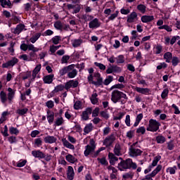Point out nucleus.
<instances>
[{
    "instance_id": "nucleus-1",
    "label": "nucleus",
    "mask_w": 180,
    "mask_h": 180,
    "mask_svg": "<svg viewBox=\"0 0 180 180\" xmlns=\"http://www.w3.org/2000/svg\"><path fill=\"white\" fill-rule=\"evenodd\" d=\"M120 99L123 100L120 101ZM127 95L122 91L115 90L111 94V101L113 103H117L120 101L121 105H124L127 102Z\"/></svg>"
},
{
    "instance_id": "nucleus-2",
    "label": "nucleus",
    "mask_w": 180,
    "mask_h": 180,
    "mask_svg": "<svg viewBox=\"0 0 180 180\" xmlns=\"http://www.w3.org/2000/svg\"><path fill=\"white\" fill-rule=\"evenodd\" d=\"M118 169L120 171H124V169H137V164L133 162V160L128 158L125 160H122L118 164Z\"/></svg>"
},
{
    "instance_id": "nucleus-3",
    "label": "nucleus",
    "mask_w": 180,
    "mask_h": 180,
    "mask_svg": "<svg viewBox=\"0 0 180 180\" xmlns=\"http://www.w3.org/2000/svg\"><path fill=\"white\" fill-rule=\"evenodd\" d=\"M89 84H92L96 86H102L103 85V77H101V73L95 72L93 75H89L87 77Z\"/></svg>"
},
{
    "instance_id": "nucleus-4",
    "label": "nucleus",
    "mask_w": 180,
    "mask_h": 180,
    "mask_svg": "<svg viewBox=\"0 0 180 180\" xmlns=\"http://www.w3.org/2000/svg\"><path fill=\"white\" fill-rule=\"evenodd\" d=\"M160 126H161V123L157 121V120L150 119L146 130L147 131H152L154 133L160 130Z\"/></svg>"
},
{
    "instance_id": "nucleus-5",
    "label": "nucleus",
    "mask_w": 180,
    "mask_h": 180,
    "mask_svg": "<svg viewBox=\"0 0 180 180\" xmlns=\"http://www.w3.org/2000/svg\"><path fill=\"white\" fill-rule=\"evenodd\" d=\"M20 50L22 51H40V49L35 47L32 44H26L25 43L22 44L20 46Z\"/></svg>"
},
{
    "instance_id": "nucleus-6",
    "label": "nucleus",
    "mask_w": 180,
    "mask_h": 180,
    "mask_svg": "<svg viewBox=\"0 0 180 180\" xmlns=\"http://www.w3.org/2000/svg\"><path fill=\"white\" fill-rule=\"evenodd\" d=\"M160 160H161V155H158L155 156L151 165L144 170V174H148V172H151V171H153V168H154V167H157V164H158V161H160Z\"/></svg>"
},
{
    "instance_id": "nucleus-7",
    "label": "nucleus",
    "mask_w": 180,
    "mask_h": 180,
    "mask_svg": "<svg viewBox=\"0 0 180 180\" xmlns=\"http://www.w3.org/2000/svg\"><path fill=\"white\" fill-rule=\"evenodd\" d=\"M19 63V59H18L16 57H13L10 60L7 61L5 63L2 64L3 68H11V67H14V65H16Z\"/></svg>"
},
{
    "instance_id": "nucleus-8",
    "label": "nucleus",
    "mask_w": 180,
    "mask_h": 180,
    "mask_svg": "<svg viewBox=\"0 0 180 180\" xmlns=\"http://www.w3.org/2000/svg\"><path fill=\"white\" fill-rule=\"evenodd\" d=\"M115 140H116L115 134H111L104 139L103 146H105V147H110V146L115 142Z\"/></svg>"
},
{
    "instance_id": "nucleus-9",
    "label": "nucleus",
    "mask_w": 180,
    "mask_h": 180,
    "mask_svg": "<svg viewBox=\"0 0 180 180\" xmlns=\"http://www.w3.org/2000/svg\"><path fill=\"white\" fill-rule=\"evenodd\" d=\"M129 153L130 157H139V155H141L143 151L137 148L131 146V148H129Z\"/></svg>"
},
{
    "instance_id": "nucleus-10",
    "label": "nucleus",
    "mask_w": 180,
    "mask_h": 180,
    "mask_svg": "<svg viewBox=\"0 0 180 180\" xmlns=\"http://www.w3.org/2000/svg\"><path fill=\"white\" fill-rule=\"evenodd\" d=\"M139 20L137 13L133 11L131 13L127 15V23H134Z\"/></svg>"
},
{
    "instance_id": "nucleus-11",
    "label": "nucleus",
    "mask_w": 180,
    "mask_h": 180,
    "mask_svg": "<svg viewBox=\"0 0 180 180\" xmlns=\"http://www.w3.org/2000/svg\"><path fill=\"white\" fill-rule=\"evenodd\" d=\"M32 155L34 157V158H39V160H43V158H46V154H44L40 150H32Z\"/></svg>"
},
{
    "instance_id": "nucleus-12",
    "label": "nucleus",
    "mask_w": 180,
    "mask_h": 180,
    "mask_svg": "<svg viewBox=\"0 0 180 180\" xmlns=\"http://www.w3.org/2000/svg\"><path fill=\"white\" fill-rule=\"evenodd\" d=\"M101 26V22L98 18H94L89 23V27L90 29H98Z\"/></svg>"
},
{
    "instance_id": "nucleus-13",
    "label": "nucleus",
    "mask_w": 180,
    "mask_h": 180,
    "mask_svg": "<svg viewBox=\"0 0 180 180\" xmlns=\"http://www.w3.org/2000/svg\"><path fill=\"white\" fill-rule=\"evenodd\" d=\"M92 114V108H88L86 110L83 111L82 113V120H89V115Z\"/></svg>"
},
{
    "instance_id": "nucleus-14",
    "label": "nucleus",
    "mask_w": 180,
    "mask_h": 180,
    "mask_svg": "<svg viewBox=\"0 0 180 180\" xmlns=\"http://www.w3.org/2000/svg\"><path fill=\"white\" fill-rule=\"evenodd\" d=\"M78 81L77 80H70L65 84V89H70V88H77V86H78Z\"/></svg>"
},
{
    "instance_id": "nucleus-15",
    "label": "nucleus",
    "mask_w": 180,
    "mask_h": 180,
    "mask_svg": "<svg viewBox=\"0 0 180 180\" xmlns=\"http://www.w3.org/2000/svg\"><path fill=\"white\" fill-rule=\"evenodd\" d=\"M114 154L117 157H120L123 154V150L122 149V146L120 143H117L114 147Z\"/></svg>"
},
{
    "instance_id": "nucleus-16",
    "label": "nucleus",
    "mask_w": 180,
    "mask_h": 180,
    "mask_svg": "<svg viewBox=\"0 0 180 180\" xmlns=\"http://www.w3.org/2000/svg\"><path fill=\"white\" fill-rule=\"evenodd\" d=\"M74 67H75L74 65H70L68 66L64 67L59 71L60 75L61 76L65 75L67 72H70L71 70H74Z\"/></svg>"
},
{
    "instance_id": "nucleus-17",
    "label": "nucleus",
    "mask_w": 180,
    "mask_h": 180,
    "mask_svg": "<svg viewBox=\"0 0 180 180\" xmlns=\"http://www.w3.org/2000/svg\"><path fill=\"white\" fill-rule=\"evenodd\" d=\"M44 141L46 144H54V143L57 142V138L54 136H46L44 138Z\"/></svg>"
},
{
    "instance_id": "nucleus-18",
    "label": "nucleus",
    "mask_w": 180,
    "mask_h": 180,
    "mask_svg": "<svg viewBox=\"0 0 180 180\" xmlns=\"http://www.w3.org/2000/svg\"><path fill=\"white\" fill-rule=\"evenodd\" d=\"M25 25L23 24H19L16 26L15 28L12 29V32L13 33H14V34H20V33H22V32H23V30H25Z\"/></svg>"
},
{
    "instance_id": "nucleus-19",
    "label": "nucleus",
    "mask_w": 180,
    "mask_h": 180,
    "mask_svg": "<svg viewBox=\"0 0 180 180\" xmlns=\"http://www.w3.org/2000/svg\"><path fill=\"white\" fill-rule=\"evenodd\" d=\"M94 151H95V148L87 145L86 146H85V150L84 152V154L85 155V157H88V155H91L92 157V154H94Z\"/></svg>"
},
{
    "instance_id": "nucleus-20",
    "label": "nucleus",
    "mask_w": 180,
    "mask_h": 180,
    "mask_svg": "<svg viewBox=\"0 0 180 180\" xmlns=\"http://www.w3.org/2000/svg\"><path fill=\"white\" fill-rule=\"evenodd\" d=\"M72 47L76 49L77 47H81V44L84 43V40L81 38L79 39H74L71 40Z\"/></svg>"
},
{
    "instance_id": "nucleus-21",
    "label": "nucleus",
    "mask_w": 180,
    "mask_h": 180,
    "mask_svg": "<svg viewBox=\"0 0 180 180\" xmlns=\"http://www.w3.org/2000/svg\"><path fill=\"white\" fill-rule=\"evenodd\" d=\"M46 119L48 120V123H49V124H52V123L54 122V112L50 110H48L46 111Z\"/></svg>"
},
{
    "instance_id": "nucleus-22",
    "label": "nucleus",
    "mask_w": 180,
    "mask_h": 180,
    "mask_svg": "<svg viewBox=\"0 0 180 180\" xmlns=\"http://www.w3.org/2000/svg\"><path fill=\"white\" fill-rule=\"evenodd\" d=\"M8 95H7V98H8V103H12V101H13V98H15V91H13V89H12V88L9 87L8 89Z\"/></svg>"
},
{
    "instance_id": "nucleus-23",
    "label": "nucleus",
    "mask_w": 180,
    "mask_h": 180,
    "mask_svg": "<svg viewBox=\"0 0 180 180\" xmlns=\"http://www.w3.org/2000/svg\"><path fill=\"white\" fill-rule=\"evenodd\" d=\"M68 179L73 180L75 173L74 172V168L71 166H68L67 171Z\"/></svg>"
},
{
    "instance_id": "nucleus-24",
    "label": "nucleus",
    "mask_w": 180,
    "mask_h": 180,
    "mask_svg": "<svg viewBox=\"0 0 180 180\" xmlns=\"http://www.w3.org/2000/svg\"><path fill=\"white\" fill-rule=\"evenodd\" d=\"M54 79V75H48L43 77V81L44 84H51Z\"/></svg>"
},
{
    "instance_id": "nucleus-25",
    "label": "nucleus",
    "mask_w": 180,
    "mask_h": 180,
    "mask_svg": "<svg viewBox=\"0 0 180 180\" xmlns=\"http://www.w3.org/2000/svg\"><path fill=\"white\" fill-rule=\"evenodd\" d=\"M62 143L64 147L69 148L70 150H75V146L71 144L66 139H62Z\"/></svg>"
},
{
    "instance_id": "nucleus-26",
    "label": "nucleus",
    "mask_w": 180,
    "mask_h": 180,
    "mask_svg": "<svg viewBox=\"0 0 180 180\" xmlns=\"http://www.w3.org/2000/svg\"><path fill=\"white\" fill-rule=\"evenodd\" d=\"M33 146L34 148H38L43 146V139L41 138H37L34 140Z\"/></svg>"
},
{
    "instance_id": "nucleus-27",
    "label": "nucleus",
    "mask_w": 180,
    "mask_h": 180,
    "mask_svg": "<svg viewBox=\"0 0 180 180\" xmlns=\"http://www.w3.org/2000/svg\"><path fill=\"white\" fill-rule=\"evenodd\" d=\"M0 101H1V103H3L4 105H5V103H6V102H8V95L4 91H1L0 92Z\"/></svg>"
},
{
    "instance_id": "nucleus-28",
    "label": "nucleus",
    "mask_w": 180,
    "mask_h": 180,
    "mask_svg": "<svg viewBox=\"0 0 180 180\" xmlns=\"http://www.w3.org/2000/svg\"><path fill=\"white\" fill-rule=\"evenodd\" d=\"M153 19H154L153 15H143L141 18V22H143V23H148V22H153Z\"/></svg>"
},
{
    "instance_id": "nucleus-29",
    "label": "nucleus",
    "mask_w": 180,
    "mask_h": 180,
    "mask_svg": "<svg viewBox=\"0 0 180 180\" xmlns=\"http://www.w3.org/2000/svg\"><path fill=\"white\" fill-rule=\"evenodd\" d=\"M91 102L93 105H96L98 102V94H96V91H94L93 94H91V96L90 98Z\"/></svg>"
},
{
    "instance_id": "nucleus-30",
    "label": "nucleus",
    "mask_w": 180,
    "mask_h": 180,
    "mask_svg": "<svg viewBox=\"0 0 180 180\" xmlns=\"http://www.w3.org/2000/svg\"><path fill=\"white\" fill-rule=\"evenodd\" d=\"M41 70V65H37L34 70L32 71V79H35L36 77H37V74L40 72V70Z\"/></svg>"
},
{
    "instance_id": "nucleus-31",
    "label": "nucleus",
    "mask_w": 180,
    "mask_h": 180,
    "mask_svg": "<svg viewBox=\"0 0 180 180\" xmlns=\"http://www.w3.org/2000/svg\"><path fill=\"white\" fill-rule=\"evenodd\" d=\"M108 158L110 159V164H111V165H115V162L119 160L112 153H108Z\"/></svg>"
},
{
    "instance_id": "nucleus-32",
    "label": "nucleus",
    "mask_w": 180,
    "mask_h": 180,
    "mask_svg": "<svg viewBox=\"0 0 180 180\" xmlns=\"http://www.w3.org/2000/svg\"><path fill=\"white\" fill-rule=\"evenodd\" d=\"M135 91L139 92V94H142L143 95H146V94H148L150 92V89L147 88H141V87H135Z\"/></svg>"
},
{
    "instance_id": "nucleus-33",
    "label": "nucleus",
    "mask_w": 180,
    "mask_h": 180,
    "mask_svg": "<svg viewBox=\"0 0 180 180\" xmlns=\"http://www.w3.org/2000/svg\"><path fill=\"white\" fill-rule=\"evenodd\" d=\"M65 160L66 161H68V162H70L71 164L77 162V158H75V157H74V155L71 154H68V155H66Z\"/></svg>"
},
{
    "instance_id": "nucleus-34",
    "label": "nucleus",
    "mask_w": 180,
    "mask_h": 180,
    "mask_svg": "<svg viewBox=\"0 0 180 180\" xmlns=\"http://www.w3.org/2000/svg\"><path fill=\"white\" fill-rule=\"evenodd\" d=\"M94 129V125H92V123H89L86 124L84 129V132L85 134H89V133H91L92 130Z\"/></svg>"
},
{
    "instance_id": "nucleus-35",
    "label": "nucleus",
    "mask_w": 180,
    "mask_h": 180,
    "mask_svg": "<svg viewBox=\"0 0 180 180\" xmlns=\"http://www.w3.org/2000/svg\"><path fill=\"white\" fill-rule=\"evenodd\" d=\"M143 113H140L136 116V121L134 124V127H137V126L140 124V122H141V120H143Z\"/></svg>"
},
{
    "instance_id": "nucleus-36",
    "label": "nucleus",
    "mask_w": 180,
    "mask_h": 180,
    "mask_svg": "<svg viewBox=\"0 0 180 180\" xmlns=\"http://www.w3.org/2000/svg\"><path fill=\"white\" fill-rule=\"evenodd\" d=\"M163 58L165 60L166 63H171L172 60V53L166 52L163 56Z\"/></svg>"
},
{
    "instance_id": "nucleus-37",
    "label": "nucleus",
    "mask_w": 180,
    "mask_h": 180,
    "mask_svg": "<svg viewBox=\"0 0 180 180\" xmlns=\"http://www.w3.org/2000/svg\"><path fill=\"white\" fill-rule=\"evenodd\" d=\"M64 124V118L63 117H58L54 122V126H63Z\"/></svg>"
},
{
    "instance_id": "nucleus-38",
    "label": "nucleus",
    "mask_w": 180,
    "mask_h": 180,
    "mask_svg": "<svg viewBox=\"0 0 180 180\" xmlns=\"http://www.w3.org/2000/svg\"><path fill=\"white\" fill-rule=\"evenodd\" d=\"M78 74V71L77 69H72L68 73V77L69 78H75Z\"/></svg>"
},
{
    "instance_id": "nucleus-39",
    "label": "nucleus",
    "mask_w": 180,
    "mask_h": 180,
    "mask_svg": "<svg viewBox=\"0 0 180 180\" xmlns=\"http://www.w3.org/2000/svg\"><path fill=\"white\" fill-rule=\"evenodd\" d=\"M41 36V33H37L35 34L34 36H32L30 39V43H32L33 44H34V43L39 40V39H40V37Z\"/></svg>"
},
{
    "instance_id": "nucleus-40",
    "label": "nucleus",
    "mask_w": 180,
    "mask_h": 180,
    "mask_svg": "<svg viewBox=\"0 0 180 180\" xmlns=\"http://www.w3.org/2000/svg\"><path fill=\"white\" fill-rule=\"evenodd\" d=\"M155 141L158 144H164V143H165L166 141L165 136L162 135H159L156 136Z\"/></svg>"
},
{
    "instance_id": "nucleus-41",
    "label": "nucleus",
    "mask_w": 180,
    "mask_h": 180,
    "mask_svg": "<svg viewBox=\"0 0 180 180\" xmlns=\"http://www.w3.org/2000/svg\"><path fill=\"white\" fill-rule=\"evenodd\" d=\"M0 4L3 8H5V6H12L11 0H0Z\"/></svg>"
},
{
    "instance_id": "nucleus-42",
    "label": "nucleus",
    "mask_w": 180,
    "mask_h": 180,
    "mask_svg": "<svg viewBox=\"0 0 180 180\" xmlns=\"http://www.w3.org/2000/svg\"><path fill=\"white\" fill-rule=\"evenodd\" d=\"M137 9L141 12V13H146L147 7L144 4H139L137 6Z\"/></svg>"
},
{
    "instance_id": "nucleus-43",
    "label": "nucleus",
    "mask_w": 180,
    "mask_h": 180,
    "mask_svg": "<svg viewBox=\"0 0 180 180\" xmlns=\"http://www.w3.org/2000/svg\"><path fill=\"white\" fill-rule=\"evenodd\" d=\"M9 132L11 134H15V136H18V134H19V129H18V128H15L13 127H10Z\"/></svg>"
},
{
    "instance_id": "nucleus-44",
    "label": "nucleus",
    "mask_w": 180,
    "mask_h": 180,
    "mask_svg": "<svg viewBox=\"0 0 180 180\" xmlns=\"http://www.w3.org/2000/svg\"><path fill=\"white\" fill-rule=\"evenodd\" d=\"M29 112V109L27 108H22L17 110L18 115H20V116H23V115H26Z\"/></svg>"
},
{
    "instance_id": "nucleus-45",
    "label": "nucleus",
    "mask_w": 180,
    "mask_h": 180,
    "mask_svg": "<svg viewBox=\"0 0 180 180\" xmlns=\"http://www.w3.org/2000/svg\"><path fill=\"white\" fill-rule=\"evenodd\" d=\"M136 133L137 134L143 135L146 134V127H139L137 129Z\"/></svg>"
},
{
    "instance_id": "nucleus-46",
    "label": "nucleus",
    "mask_w": 180,
    "mask_h": 180,
    "mask_svg": "<svg viewBox=\"0 0 180 180\" xmlns=\"http://www.w3.org/2000/svg\"><path fill=\"white\" fill-rule=\"evenodd\" d=\"M176 169H178L176 166H173L172 167H168L167 172H169L170 175H174L175 172H176Z\"/></svg>"
},
{
    "instance_id": "nucleus-47",
    "label": "nucleus",
    "mask_w": 180,
    "mask_h": 180,
    "mask_svg": "<svg viewBox=\"0 0 180 180\" xmlns=\"http://www.w3.org/2000/svg\"><path fill=\"white\" fill-rule=\"evenodd\" d=\"M113 81V76L109 75L105 80L104 82L103 81V85H109L110 82Z\"/></svg>"
},
{
    "instance_id": "nucleus-48",
    "label": "nucleus",
    "mask_w": 180,
    "mask_h": 180,
    "mask_svg": "<svg viewBox=\"0 0 180 180\" xmlns=\"http://www.w3.org/2000/svg\"><path fill=\"white\" fill-rule=\"evenodd\" d=\"M54 27H56L58 30H63V29L64 28V27L63 26V23H61V22L60 21H57L54 23Z\"/></svg>"
},
{
    "instance_id": "nucleus-49",
    "label": "nucleus",
    "mask_w": 180,
    "mask_h": 180,
    "mask_svg": "<svg viewBox=\"0 0 180 180\" xmlns=\"http://www.w3.org/2000/svg\"><path fill=\"white\" fill-rule=\"evenodd\" d=\"M51 41L53 43V44H58L60 41H61V37L55 36L51 39Z\"/></svg>"
},
{
    "instance_id": "nucleus-50",
    "label": "nucleus",
    "mask_w": 180,
    "mask_h": 180,
    "mask_svg": "<svg viewBox=\"0 0 180 180\" xmlns=\"http://www.w3.org/2000/svg\"><path fill=\"white\" fill-rule=\"evenodd\" d=\"M97 160L98 161V162H100V164H101V165L106 166V165H108V164H109L108 162V160H106V158H98Z\"/></svg>"
},
{
    "instance_id": "nucleus-51",
    "label": "nucleus",
    "mask_w": 180,
    "mask_h": 180,
    "mask_svg": "<svg viewBox=\"0 0 180 180\" xmlns=\"http://www.w3.org/2000/svg\"><path fill=\"white\" fill-rule=\"evenodd\" d=\"M20 60H23L24 61H33V59L30 58L27 54H22L19 56Z\"/></svg>"
},
{
    "instance_id": "nucleus-52",
    "label": "nucleus",
    "mask_w": 180,
    "mask_h": 180,
    "mask_svg": "<svg viewBox=\"0 0 180 180\" xmlns=\"http://www.w3.org/2000/svg\"><path fill=\"white\" fill-rule=\"evenodd\" d=\"M115 60H117V64H123V63H124V56L123 55H120L115 58Z\"/></svg>"
},
{
    "instance_id": "nucleus-53",
    "label": "nucleus",
    "mask_w": 180,
    "mask_h": 180,
    "mask_svg": "<svg viewBox=\"0 0 180 180\" xmlns=\"http://www.w3.org/2000/svg\"><path fill=\"white\" fill-rule=\"evenodd\" d=\"M27 162V160H20L18 163H17V167L18 168H22V167H25Z\"/></svg>"
},
{
    "instance_id": "nucleus-54",
    "label": "nucleus",
    "mask_w": 180,
    "mask_h": 180,
    "mask_svg": "<svg viewBox=\"0 0 180 180\" xmlns=\"http://www.w3.org/2000/svg\"><path fill=\"white\" fill-rule=\"evenodd\" d=\"M74 108L76 110H79V109H82V103H81V101H76L74 104Z\"/></svg>"
},
{
    "instance_id": "nucleus-55",
    "label": "nucleus",
    "mask_w": 180,
    "mask_h": 180,
    "mask_svg": "<svg viewBox=\"0 0 180 180\" xmlns=\"http://www.w3.org/2000/svg\"><path fill=\"white\" fill-rule=\"evenodd\" d=\"M172 64L174 67H176L179 64V58L176 56H174L172 60Z\"/></svg>"
},
{
    "instance_id": "nucleus-56",
    "label": "nucleus",
    "mask_w": 180,
    "mask_h": 180,
    "mask_svg": "<svg viewBox=\"0 0 180 180\" xmlns=\"http://www.w3.org/2000/svg\"><path fill=\"white\" fill-rule=\"evenodd\" d=\"M64 88H65V86L63 84H59L55 87L53 92H60L61 91H63Z\"/></svg>"
},
{
    "instance_id": "nucleus-57",
    "label": "nucleus",
    "mask_w": 180,
    "mask_h": 180,
    "mask_svg": "<svg viewBox=\"0 0 180 180\" xmlns=\"http://www.w3.org/2000/svg\"><path fill=\"white\" fill-rule=\"evenodd\" d=\"M117 16H119V11H117L108 17V20H114Z\"/></svg>"
},
{
    "instance_id": "nucleus-58",
    "label": "nucleus",
    "mask_w": 180,
    "mask_h": 180,
    "mask_svg": "<svg viewBox=\"0 0 180 180\" xmlns=\"http://www.w3.org/2000/svg\"><path fill=\"white\" fill-rule=\"evenodd\" d=\"M169 93V91L168 90V89H165L161 94L162 99H165V98L168 96Z\"/></svg>"
},
{
    "instance_id": "nucleus-59",
    "label": "nucleus",
    "mask_w": 180,
    "mask_h": 180,
    "mask_svg": "<svg viewBox=\"0 0 180 180\" xmlns=\"http://www.w3.org/2000/svg\"><path fill=\"white\" fill-rule=\"evenodd\" d=\"M46 106H47V108L49 109H53L54 108V101L49 100L46 103Z\"/></svg>"
},
{
    "instance_id": "nucleus-60",
    "label": "nucleus",
    "mask_w": 180,
    "mask_h": 180,
    "mask_svg": "<svg viewBox=\"0 0 180 180\" xmlns=\"http://www.w3.org/2000/svg\"><path fill=\"white\" fill-rule=\"evenodd\" d=\"M68 60H70V56H63L61 59V64H67V63H68Z\"/></svg>"
},
{
    "instance_id": "nucleus-61",
    "label": "nucleus",
    "mask_w": 180,
    "mask_h": 180,
    "mask_svg": "<svg viewBox=\"0 0 180 180\" xmlns=\"http://www.w3.org/2000/svg\"><path fill=\"white\" fill-rule=\"evenodd\" d=\"M134 133L135 131L134 130H129L127 132V137L128 139H133V137H134Z\"/></svg>"
},
{
    "instance_id": "nucleus-62",
    "label": "nucleus",
    "mask_w": 180,
    "mask_h": 180,
    "mask_svg": "<svg viewBox=\"0 0 180 180\" xmlns=\"http://www.w3.org/2000/svg\"><path fill=\"white\" fill-rule=\"evenodd\" d=\"M168 65L165 62L160 63V65L157 66V70H162V68H167Z\"/></svg>"
},
{
    "instance_id": "nucleus-63",
    "label": "nucleus",
    "mask_w": 180,
    "mask_h": 180,
    "mask_svg": "<svg viewBox=\"0 0 180 180\" xmlns=\"http://www.w3.org/2000/svg\"><path fill=\"white\" fill-rule=\"evenodd\" d=\"M125 124L127 127H130V126H131L130 116L129 115H126Z\"/></svg>"
},
{
    "instance_id": "nucleus-64",
    "label": "nucleus",
    "mask_w": 180,
    "mask_h": 180,
    "mask_svg": "<svg viewBox=\"0 0 180 180\" xmlns=\"http://www.w3.org/2000/svg\"><path fill=\"white\" fill-rule=\"evenodd\" d=\"M100 115L102 117H103L104 119L108 120L109 118V113H108L107 111H101L100 112Z\"/></svg>"
}]
</instances>
